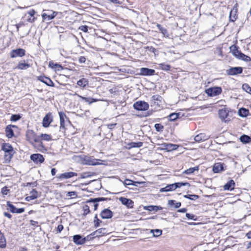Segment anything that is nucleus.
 <instances>
[{
    "label": "nucleus",
    "mask_w": 251,
    "mask_h": 251,
    "mask_svg": "<svg viewBox=\"0 0 251 251\" xmlns=\"http://www.w3.org/2000/svg\"><path fill=\"white\" fill-rule=\"evenodd\" d=\"M26 137L27 140L38 150L42 151L44 149L40 137L38 136L33 130H27Z\"/></svg>",
    "instance_id": "1"
},
{
    "label": "nucleus",
    "mask_w": 251,
    "mask_h": 251,
    "mask_svg": "<svg viewBox=\"0 0 251 251\" xmlns=\"http://www.w3.org/2000/svg\"><path fill=\"white\" fill-rule=\"evenodd\" d=\"M1 150L4 153V158L5 162H9L14 154L13 147L8 143H4L2 145Z\"/></svg>",
    "instance_id": "2"
},
{
    "label": "nucleus",
    "mask_w": 251,
    "mask_h": 251,
    "mask_svg": "<svg viewBox=\"0 0 251 251\" xmlns=\"http://www.w3.org/2000/svg\"><path fill=\"white\" fill-rule=\"evenodd\" d=\"M230 51L232 54L237 59H241L246 62L251 61V58L244 54L238 50V48L235 45H232L230 47Z\"/></svg>",
    "instance_id": "3"
},
{
    "label": "nucleus",
    "mask_w": 251,
    "mask_h": 251,
    "mask_svg": "<svg viewBox=\"0 0 251 251\" xmlns=\"http://www.w3.org/2000/svg\"><path fill=\"white\" fill-rule=\"evenodd\" d=\"M59 116L60 123V130L62 132H64L66 129V126L68 125H70L71 123L64 112H59Z\"/></svg>",
    "instance_id": "4"
},
{
    "label": "nucleus",
    "mask_w": 251,
    "mask_h": 251,
    "mask_svg": "<svg viewBox=\"0 0 251 251\" xmlns=\"http://www.w3.org/2000/svg\"><path fill=\"white\" fill-rule=\"evenodd\" d=\"M92 238H93V237H92V235H89L84 237H82V236L80 235H75L73 236V241L76 244L82 245L84 244L86 241H89Z\"/></svg>",
    "instance_id": "5"
},
{
    "label": "nucleus",
    "mask_w": 251,
    "mask_h": 251,
    "mask_svg": "<svg viewBox=\"0 0 251 251\" xmlns=\"http://www.w3.org/2000/svg\"><path fill=\"white\" fill-rule=\"evenodd\" d=\"M57 12L50 10H46L45 12L42 14L43 21H50L53 19L57 15Z\"/></svg>",
    "instance_id": "6"
},
{
    "label": "nucleus",
    "mask_w": 251,
    "mask_h": 251,
    "mask_svg": "<svg viewBox=\"0 0 251 251\" xmlns=\"http://www.w3.org/2000/svg\"><path fill=\"white\" fill-rule=\"evenodd\" d=\"M149 104L144 101H138L133 104V107L139 111H145L149 108Z\"/></svg>",
    "instance_id": "7"
},
{
    "label": "nucleus",
    "mask_w": 251,
    "mask_h": 251,
    "mask_svg": "<svg viewBox=\"0 0 251 251\" xmlns=\"http://www.w3.org/2000/svg\"><path fill=\"white\" fill-rule=\"evenodd\" d=\"M222 91L221 87H215L207 89L205 90V93L209 96L214 97L220 95Z\"/></svg>",
    "instance_id": "8"
},
{
    "label": "nucleus",
    "mask_w": 251,
    "mask_h": 251,
    "mask_svg": "<svg viewBox=\"0 0 251 251\" xmlns=\"http://www.w3.org/2000/svg\"><path fill=\"white\" fill-rule=\"evenodd\" d=\"M243 72V68L241 67H230L226 70V73L227 75H234L240 74Z\"/></svg>",
    "instance_id": "9"
},
{
    "label": "nucleus",
    "mask_w": 251,
    "mask_h": 251,
    "mask_svg": "<svg viewBox=\"0 0 251 251\" xmlns=\"http://www.w3.org/2000/svg\"><path fill=\"white\" fill-rule=\"evenodd\" d=\"M25 51L23 49H17L13 50L10 53L11 58H16L17 57H23L25 55Z\"/></svg>",
    "instance_id": "10"
},
{
    "label": "nucleus",
    "mask_w": 251,
    "mask_h": 251,
    "mask_svg": "<svg viewBox=\"0 0 251 251\" xmlns=\"http://www.w3.org/2000/svg\"><path fill=\"white\" fill-rule=\"evenodd\" d=\"M107 200V198H97L90 200L87 201V202L90 204V205L93 206L94 210H96L98 206V204L97 202L101 201H106Z\"/></svg>",
    "instance_id": "11"
},
{
    "label": "nucleus",
    "mask_w": 251,
    "mask_h": 251,
    "mask_svg": "<svg viewBox=\"0 0 251 251\" xmlns=\"http://www.w3.org/2000/svg\"><path fill=\"white\" fill-rule=\"evenodd\" d=\"M30 159L34 163H42L44 161V158L41 154L35 153L33 154L30 156Z\"/></svg>",
    "instance_id": "12"
},
{
    "label": "nucleus",
    "mask_w": 251,
    "mask_h": 251,
    "mask_svg": "<svg viewBox=\"0 0 251 251\" xmlns=\"http://www.w3.org/2000/svg\"><path fill=\"white\" fill-rule=\"evenodd\" d=\"M161 146L163 149L166 150L168 151L176 150L178 147L177 145L170 143H164L161 144Z\"/></svg>",
    "instance_id": "13"
},
{
    "label": "nucleus",
    "mask_w": 251,
    "mask_h": 251,
    "mask_svg": "<svg viewBox=\"0 0 251 251\" xmlns=\"http://www.w3.org/2000/svg\"><path fill=\"white\" fill-rule=\"evenodd\" d=\"M108 234V230L105 228H100L93 232L90 235L92 237H99Z\"/></svg>",
    "instance_id": "14"
},
{
    "label": "nucleus",
    "mask_w": 251,
    "mask_h": 251,
    "mask_svg": "<svg viewBox=\"0 0 251 251\" xmlns=\"http://www.w3.org/2000/svg\"><path fill=\"white\" fill-rule=\"evenodd\" d=\"M162 100V98L160 96L158 95H153L151 98V103L159 106L161 104Z\"/></svg>",
    "instance_id": "15"
},
{
    "label": "nucleus",
    "mask_w": 251,
    "mask_h": 251,
    "mask_svg": "<svg viewBox=\"0 0 251 251\" xmlns=\"http://www.w3.org/2000/svg\"><path fill=\"white\" fill-rule=\"evenodd\" d=\"M38 80L44 83L49 86H54L53 81L49 77L45 76H39L38 77Z\"/></svg>",
    "instance_id": "16"
},
{
    "label": "nucleus",
    "mask_w": 251,
    "mask_h": 251,
    "mask_svg": "<svg viewBox=\"0 0 251 251\" xmlns=\"http://www.w3.org/2000/svg\"><path fill=\"white\" fill-rule=\"evenodd\" d=\"M100 215L102 219H110L113 216V212L110 210L106 208L101 212Z\"/></svg>",
    "instance_id": "17"
},
{
    "label": "nucleus",
    "mask_w": 251,
    "mask_h": 251,
    "mask_svg": "<svg viewBox=\"0 0 251 251\" xmlns=\"http://www.w3.org/2000/svg\"><path fill=\"white\" fill-rule=\"evenodd\" d=\"M77 173L73 172H65L64 173L61 174L58 176V178L61 179H68L71 178L74 176H77Z\"/></svg>",
    "instance_id": "18"
},
{
    "label": "nucleus",
    "mask_w": 251,
    "mask_h": 251,
    "mask_svg": "<svg viewBox=\"0 0 251 251\" xmlns=\"http://www.w3.org/2000/svg\"><path fill=\"white\" fill-rule=\"evenodd\" d=\"M155 71L153 69L147 68H142L140 69V74L143 75H152L154 74Z\"/></svg>",
    "instance_id": "19"
},
{
    "label": "nucleus",
    "mask_w": 251,
    "mask_h": 251,
    "mask_svg": "<svg viewBox=\"0 0 251 251\" xmlns=\"http://www.w3.org/2000/svg\"><path fill=\"white\" fill-rule=\"evenodd\" d=\"M119 200L123 204L127 206L128 207H132L133 206V202L130 199L121 197L119 198Z\"/></svg>",
    "instance_id": "20"
},
{
    "label": "nucleus",
    "mask_w": 251,
    "mask_h": 251,
    "mask_svg": "<svg viewBox=\"0 0 251 251\" xmlns=\"http://www.w3.org/2000/svg\"><path fill=\"white\" fill-rule=\"evenodd\" d=\"M224 164L221 163H215L213 167V171L215 173H219L224 171Z\"/></svg>",
    "instance_id": "21"
},
{
    "label": "nucleus",
    "mask_w": 251,
    "mask_h": 251,
    "mask_svg": "<svg viewBox=\"0 0 251 251\" xmlns=\"http://www.w3.org/2000/svg\"><path fill=\"white\" fill-rule=\"evenodd\" d=\"M235 182L233 180H230L224 186V189L225 190L231 191L234 188Z\"/></svg>",
    "instance_id": "22"
},
{
    "label": "nucleus",
    "mask_w": 251,
    "mask_h": 251,
    "mask_svg": "<svg viewBox=\"0 0 251 251\" xmlns=\"http://www.w3.org/2000/svg\"><path fill=\"white\" fill-rule=\"evenodd\" d=\"M208 137L206 136L204 133H200L195 137V140L197 142H200L204 141L208 139Z\"/></svg>",
    "instance_id": "23"
},
{
    "label": "nucleus",
    "mask_w": 251,
    "mask_h": 251,
    "mask_svg": "<svg viewBox=\"0 0 251 251\" xmlns=\"http://www.w3.org/2000/svg\"><path fill=\"white\" fill-rule=\"evenodd\" d=\"M12 127H15L14 126L8 125L5 128V132L6 136L9 138H12L14 136L13 130L12 129Z\"/></svg>",
    "instance_id": "24"
},
{
    "label": "nucleus",
    "mask_w": 251,
    "mask_h": 251,
    "mask_svg": "<svg viewBox=\"0 0 251 251\" xmlns=\"http://www.w3.org/2000/svg\"><path fill=\"white\" fill-rule=\"evenodd\" d=\"M89 81L85 78H82L77 82V85L81 88H84L88 85Z\"/></svg>",
    "instance_id": "25"
},
{
    "label": "nucleus",
    "mask_w": 251,
    "mask_h": 251,
    "mask_svg": "<svg viewBox=\"0 0 251 251\" xmlns=\"http://www.w3.org/2000/svg\"><path fill=\"white\" fill-rule=\"evenodd\" d=\"M228 112L226 109H222L219 110V116L222 121H224L228 116Z\"/></svg>",
    "instance_id": "26"
},
{
    "label": "nucleus",
    "mask_w": 251,
    "mask_h": 251,
    "mask_svg": "<svg viewBox=\"0 0 251 251\" xmlns=\"http://www.w3.org/2000/svg\"><path fill=\"white\" fill-rule=\"evenodd\" d=\"M51 121L50 120V115L47 114L43 118V126L45 127H47L50 124Z\"/></svg>",
    "instance_id": "27"
},
{
    "label": "nucleus",
    "mask_w": 251,
    "mask_h": 251,
    "mask_svg": "<svg viewBox=\"0 0 251 251\" xmlns=\"http://www.w3.org/2000/svg\"><path fill=\"white\" fill-rule=\"evenodd\" d=\"M75 95H77L78 97H79L80 99H81L83 100H84L86 102H88L89 104H91L94 102H96L98 101V100L95 99H90L89 98L84 97L82 96H81L76 93L75 94Z\"/></svg>",
    "instance_id": "28"
},
{
    "label": "nucleus",
    "mask_w": 251,
    "mask_h": 251,
    "mask_svg": "<svg viewBox=\"0 0 251 251\" xmlns=\"http://www.w3.org/2000/svg\"><path fill=\"white\" fill-rule=\"evenodd\" d=\"M249 110L244 108H241L238 110V114L240 116L242 117H245L249 114Z\"/></svg>",
    "instance_id": "29"
},
{
    "label": "nucleus",
    "mask_w": 251,
    "mask_h": 251,
    "mask_svg": "<svg viewBox=\"0 0 251 251\" xmlns=\"http://www.w3.org/2000/svg\"><path fill=\"white\" fill-rule=\"evenodd\" d=\"M100 160L89 158L86 160V164L89 165H97L100 164L99 161Z\"/></svg>",
    "instance_id": "30"
},
{
    "label": "nucleus",
    "mask_w": 251,
    "mask_h": 251,
    "mask_svg": "<svg viewBox=\"0 0 251 251\" xmlns=\"http://www.w3.org/2000/svg\"><path fill=\"white\" fill-rule=\"evenodd\" d=\"M128 146H129V149L133 148H140L143 146V143L141 142H130L129 144H128Z\"/></svg>",
    "instance_id": "31"
},
{
    "label": "nucleus",
    "mask_w": 251,
    "mask_h": 251,
    "mask_svg": "<svg viewBox=\"0 0 251 251\" xmlns=\"http://www.w3.org/2000/svg\"><path fill=\"white\" fill-rule=\"evenodd\" d=\"M199 169V166H195L194 167L190 168L183 172V174L187 175H190L193 174L195 171H198Z\"/></svg>",
    "instance_id": "32"
},
{
    "label": "nucleus",
    "mask_w": 251,
    "mask_h": 251,
    "mask_svg": "<svg viewBox=\"0 0 251 251\" xmlns=\"http://www.w3.org/2000/svg\"><path fill=\"white\" fill-rule=\"evenodd\" d=\"M156 26L160 32L162 33L164 36H168L169 35L167 30L165 28L162 27L160 24H157Z\"/></svg>",
    "instance_id": "33"
},
{
    "label": "nucleus",
    "mask_w": 251,
    "mask_h": 251,
    "mask_svg": "<svg viewBox=\"0 0 251 251\" xmlns=\"http://www.w3.org/2000/svg\"><path fill=\"white\" fill-rule=\"evenodd\" d=\"M241 142L244 143H249L251 142V138L246 135H243L240 138Z\"/></svg>",
    "instance_id": "34"
},
{
    "label": "nucleus",
    "mask_w": 251,
    "mask_h": 251,
    "mask_svg": "<svg viewBox=\"0 0 251 251\" xmlns=\"http://www.w3.org/2000/svg\"><path fill=\"white\" fill-rule=\"evenodd\" d=\"M29 67V64L27 63H19L16 67V68L19 70H26Z\"/></svg>",
    "instance_id": "35"
},
{
    "label": "nucleus",
    "mask_w": 251,
    "mask_h": 251,
    "mask_svg": "<svg viewBox=\"0 0 251 251\" xmlns=\"http://www.w3.org/2000/svg\"><path fill=\"white\" fill-rule=\"evenodd\" d=\"M49 66L53 69H56L57 70H59V69H62L63 67L60 64L54 63L52 61L49 62Z\"/></svg>",
    "instance_id": "36"
},
{
    "label": "nucleus",
    "mask_w": 251,
    "mask_h": 251,
    "mask_svg": "<svg viewBox=\"0 0 251 251\" xmlns=\"http://www.w3.org/2000/svg\"><path fill=\"white\" fill-rule=\"evenodd\" d=\"M179 116V113H173L169 115V119L171 121H174L177 119Z\"/></svg>",
    "instance_id": "37"
},
{
    "label": "nucleus",
    "mask_w": 251,
    "mask_h": 251,
    "mask_svg": "<svg viewBox=\"0 0 251 251\" xmlns=\"http://www.w3.org/2000/svg\"><path fill=\"white\" fill-rule=\"evenodd\" d=\"M151 232L152 233L153 236L158 237L162 234V230L160 229H151Z\"/></svg>",
    "instance_id": "38"
},
{
    "label": "nucleus",
    "mask_w": 251,
    "mask_h": 251,
    "mask_svg": "<svg viewBox=\"0 0 251 251\" xmlns=\"http://www.w3.org/2000/svg\"><path fill=\"white\" fill-rule=\"evenodd\" d=\"M159 66L161 69L164 71H169L171 68L170 65L165 63L159 64Z\"/></svg>",
    "instance_id": "39"
},
{
    "label": "nucleus",
    "mask_w": 251,
    "mask_h": 251,
    "mask_svg": "<svg viewBox=\"0 0 251 251\" xmlns=\"http://www.w3.org/2000/svg\"><path fill=\"white\" fill-rule=\"evenodd\" d=\"M42 140L49 141L51 140V136L48 134H41L40 137Z\"/></svg>",
    "instance_id": "40"
},
{
    "label": "nucleus",
    "mask_w": 251,
    "mask_h": 251,
    "mask_svg": "<svg viewBox=\"0 0 251 251\" xmlns=\"http://www.w3.org/2000/svg\"><path fill=\"white\" fill-rule=\"evenodd\" d=\"M7 206L8 207L7 208L8 210L10 211L12 213H15L16 208L13 205L11 204L10 201H8L7 202Z\"/></svg>",
    "instance_id": "41"
},
{
    "label": "nucleus",
    "mask_w": 251,
    "mask_h": 251,
    "mask_svg": "<svg viewBox=\"0 0 251 251\" xmlns=\"http://www.w3.org/2000/svg\"><path fill=\"white\" fill-rule=\"evenodd\" d=\"M184 197L185 198H187L188 199H190L191 200H197L199 197L198 195H186L184 196Z\"/></svg>",
    "instance_id": "42"
},
{
    "label": "nucleus",
    "mask_w": 251,
    "mask_h": 251,
    "mask_svg": "<svg viewBox=\"0 0 251 251\" xmlns=\"http://www.w3.org/2000/svg\"><path fill=\"white\" fill-rule=\"evenodd\" d=\"M29 195L33 199H35L39 197L38 192L35 189H32V190L30 192Z\"/></svg>",
    "instance_id": "43"
},
{
    "label": "nucleus",
    "mask_w": 251,
    "mask_h": 251,
    "mask_svg": "<svg viewBox=\"0 0 251 251\" xmlns=\"http://www.w3.org/2000/svg\"><path fill=\"white\" fill-rule=\"evenodd\" d=\"M6 246V240L3 236L0 237V248H4Z\"/></svg>",
    "instance_id": "44"
},
{
    "label": "nucleus",
    "mask_w": 251,
    "mask_h": 251,
    "mask_svg": "<svg viewBox=\"0 0 251 251\" xmlns=\"http://www.w3.org/2000/svg\"><path fill=\"white\" fill-rule=\"evenodd\" d=\"M236 11H233V10H231L230 11V15H229V18H230V20L232 21V22H234L236 18H237V16L236 15Z\"/></svg>",
    "instance_id": "45"
},
{
    "label": "nucleus",
    "mask_w": 251,
    "mask_h": 251,
    "mask_svg": "<svg viewBox=\"0 0 251 251\" xmlns=\"http://www.w3.org/2000/svg\"><path fill=\"white\" fill-rule=\"evenodd\" d=\"M175 183L176 189L177 188H180L183 186H190V184L188 182H177Z\"/></svg>",
    "instance_id": "46"
},
{
    "label": "nucleus",
    "mask_w": 251,
    "mask_h": 251,
    "mask_svg": "<svg viewBox=\"0 0 251 251\" xmlns=\"http://www.w3.org/2000/svg\"><path fill=\"white\" fill-rule=\"evenodd\" d=\"M242 88L246 92L250 93L251 94V87L248 84H244L242 85Z\"/></svg>",
    "instance_id": "47"
},
{
    "label": "nucleus",
    "mask_w": 251,
    "mask_h": 251,
    "mask_svg": "<svg viewBox=\"0 0 251 251\" xmlns=\"http://www.w3.org/2000/svg\"><path fill=\"white\" fill-rule=\"evenodd\" d=\"M89 208H90V206L87 204H85L83 206V212H84L83 215H86L87 214H88L90 212V211Z\"/></svg>",
    "instance_id": "48"
},
{
    "label": "nucleus",
    "mask_w": 251,
    "mask_h": 251,
    "mask_svg": "<svg viewBox=\"0 0 251 251\" xmlns=\"http://www.w3.org/2000/svg\"><path fill=\"white\" fill-rule=\"evenodd\" d=\"M101 223V221L98 218L97 215H96L94 219V226L96 227L100 226V223Z\"/></svg>",
    "instance_id": "49"
},
{
    "label": "nucleus",
    "mask_w": 251,
    "mask_h": 251,
    "mask_svg": "<svg viewBox=\"0 0 251 251\" xmlns=\"http://www.w3.org/2000/svg\"><path fill=\"white\" fill-rule=\"evenodd\" d=\"M21 118L20 115L13 114L12 115L10 118V120L12 121H17Z\"/></svg>",
    "instance_id": "50"
},
{
    "label": "nucleus",
    "mask_w": 251,
    "mask_h": 251,
    "mask_svg": "<svg viewBox=\"0 0 251 251\" xmlns=\"http://www.w3.org/2000/svg\"><path fill=\"white\" fill-rule=\"evenodd\" d=\"M121 182H122V183L124 184V185L126 186H127V185H132V182H133V181H132L131 180H130L129 179H126L124 181H123L122 180H121Z\"/></svg>",
    "instance_id": "51"
},
{
    "label": "nucleus",
    "mask_w": 251,
    "mask_h": 251,
    "mask_svg": "<svg viewBox=\"0 0 251 251\" xmlns=\"http://www.w3.org/2000/svg\"><path fill=\"white\" fill-rule=\"evenodd\" d=\"M186 217L189 219L196 221L197 220V216L193 214L186 213Z\"/></svg>",
    "instance_id": "52"
},
{
    "label": "nucleus",
    "mask_w": 251,
    "mask_h": 251,
    "mask_svg": "<svg viewBox=\"0 0 251 251\" xmlns=\"http://www.w3.org/2000/svg\"><path fill=\"white\" fill-rule=\"evenodd\" d=\"M9 191V189L8 188L7 186H4L1 189V192L3 195H7Z\"/></svg>",
    "instance_id": "53"
},
{
    "label": "nucleus",
    "mask_w": 251,
    "mask_h": 251,
    "mask_svg": "<svg viewBox=\"0 0 251 251\" xmlns=\"http://www.w3.org/2000/svg\"><path fill=\"white\" fill-rule=\"evenodd\" d=\"M154 127L155 128V129L157 131H162L163 129V126H162L161 124H156L154 125Z\"/></svg>",
    "instance_id": "54"
},
{
    "label": "nucleus",
    "mask_w": 251,
    "mask_h": 251,
    "mask_svg": "<svg viewBox=\"0 0 251 251\" xmlns=\"http://www.w3.org/2000/svg\"><path fill=\"white\" fill-rule=\"evenodd\" d=\"M167 186L169 191H172L176 189L175 183L169 184Z\"/></svg>",
    "instance_id": "55"
},
{
    "label": "nucleus",
    "mask_w": 251,
    "mask_h": 251,
    "mask_svg": "<svg viewBox=\"0 0 251 251\" xmlns=\"http://www.w3.org/2000/svg\"><path fill=\"white\" fill-rule=\"evenodd\" d=\"M79 29L84 32H88V26L87 25H81L79 27Z\"/></svg>",
    "instance_id": "56"
},
{
    "label": "nucleus",
    "mask_w": 251,
    "mask_h": 251,
    "mask_svg": "<svg viewBox=\"0 0 251 251\" xmlns=\"http://www.w3.org/2000/svg\"><path fill=\"white\" fill-rule=\"evenodd\" d=\"M68 197H76L77 196L76 192L75 191L69 192L67 195Z\"/></svg>",
    "instance_id": "57"
},
{
    "label": "nucleus",
    "mask_w": 251,
    "mask_h": 251,
    "mask_svg": "<svg viewBox=\"0 0 251 251\" xmlns=\"http://www.w3.org/2000/svg\"><path fill=\"white\" fill-rule=\"evenodd\" d=\"M25 211V208H17L15 211V213H22Z\"/></svg>",
    "instance_id": "58"
},
{
    "label": "nucleus",
    "mask_w": 251,
    "mask_h": 251,
    "mask_svg": "<svg viewBox=\"0 0 251 251\" xmlns=\"http://www.w3.org/2000/svg\"><path fill=\"white\" fill-rule=\"evenodd\" d=\"M36 12L34 9H31L27 12V14H29L31 17H34V15Z\"/></svg>",
    "instance_id": "59"
},
{
    "label": "nucleus",
    "mask_w": 251,
    "mask_h": 251,
    "mask_svg": "<svg viewBox=\"0 0 251 251\" xmlns=\"http://www.w3.org/2000/svg\"><path fill=\"white\" fill-rule=\"evenodd\" d=\"M86 61V58L84 56H80L79 58V62L80 63H85Z\"/></svg>",
    "instance_id": "60"
},
{
    "label": "nucleus",
    "mask_w": 251,
    "mask_h": 251,
    "mask_svg": "<svg viewBox=\"0 0 251 251\" xmlns=\"http://www.w3.org/2000/svg\"><path fill=\"white\" fill-rule=\"evenodd\" d=\"M63 228L64 227H63V225H62L61 224L57 226V231L59 233L61 232L62 231V230L63 229Z\"/></svg>",
    "instance_id": "61"
},
{
    "label": "nucleus",
    "mask_w": 251,
    "mask_h": 251,
    "mask_svg": "<svg viewBox=\"0 0 251 251\" xmlns=\"http://www.w3.org/2000/svg\"><path fill=\"white\" fill-rule=\"evenodd\" d=\"M175 201L174 200H169L168 201V204L170 206H173L174 205H175Z\"/></svg>",
    "instance_id": "62"
},
{
    "label": "nucleus",
    "mask_w": 251,
    "mask_h": 251,
    "mask_svg": "<svg viewBox=\"0 0 251 251\" xmlns=\"http://www.w3.org/2000/svg\"><path fill=\"white\" fill-rule=\"evenodd\" d=\"M162 209V207L159 206H153V211H157Z\"/></svg>",
    "instance_id": "63"
},
{
    "label": "nucleus",
    "mask_w": 251,
    "mask_h": 251,
    "mask_svg": "<svg viewBox=\"0 0 251 251\" xmlns=\"http://www.w3.org/2000/svg\"><path fill=\"white\" fill-rule=\"evenodd\" d=\"M159 191L160 192H169L167 186L164 188H161Z\"/></svg>",
    "instance_id": "64"
}]
</instances>
